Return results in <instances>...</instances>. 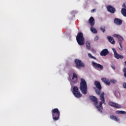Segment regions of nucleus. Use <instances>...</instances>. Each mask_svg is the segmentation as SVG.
<instances>
[{"mask_svg": "<svg viewBox=\"0 0 126 126\" xmlns=\"http://www.w3.org/2000/svg\"><path fill=\"white\" fill-rule=\"evenodd\" d=\"M90 99L92 101V102H94V105L97 108L99 112L102 113L103 110V106L102 105V104H106L105 103V93H102L100 95V100H101V101L99 102V105H98V99L96 96L91 95L90 96Z\"/></svg>", "mask_w": 126, "mask_h": 126, "instance_id": "1", "label": "nucleus"}, {"mask_svg": "<svg viewBox=\"0 0 126 126\" xmlns=\"http://www.w3.org/2000/svg\"><path fill=\"white\" fill-rule=\"evenodd\" d=\"M79 89L82 94H84V95H86V94H87V90H88L87 83H86V81L83 78L81 79Z\"/></svg>", "mask_w": 126, "mask_h": 126, "instance_id": "2", "label": "nucleus"}, {"mask_svg": "<svg viewBox=\"0 0 126 126\" xmlns=\"http://www.w3.org/2000/svg\"><path fill=\"white\" fill-rule=\"evenodd\" d=\"M51 112L53 120L55 121H59L60 120V117H61V112L59 110V109L54 108L52 109Z\"/></svg>", "mask_w": 126, "mask_h": 126, "instance_id": "3", "label": "nucleus"}, {"mask_svg": "<svg viewBox=\"0 0 126 126\" xmlns=\"http://www.w3.org/2000/svg\"><path fill=\"white\" fill-rule=\"evenodd\" d=\"M76 39L79 46H83V45H84L85 39L83 37V33L82 32L78 33Z\"/></svg>", "mask_w": 126, "mask_h": 126, "instance_id": "4", "label": "nucleus"}, {"mask_svg": "<svg viewBox=\"0 0 126 126\" xmlns=\"http://www.w3.org/2000/svg\"><path fill=\"white\" fill-rule=\"evenodd\" d=\"M78 90L79 89L77 87H73L72 93L76 98H81V97H82V94Z\"/></svg>", "mask_w": 126, "mask_h": 126, "instance_id": "5", "label": "nucleus"}, {"mask_svg": "<svg viewBox=\"0 0 126 126\" xmlns=\"http://www.w3.org/2000/svg\"><path fill=\"white\" fill-rule=\"evenodd\" d=\"M74 62L76 64V68L79 69L80 67H84L85 66V64H84L79 59H75Z\"/></svg>", "mask_w": 126, "mask_h": 126, "instance_id": "6", "label": "nucleus"}, {"mask_svg": "<svg viewBox=\"0 0 126 126\" xmlns=\"http://www.w3.org/2000/svg\"><path fill=\"white\" fill-rule=\"evenodd\" d=\"M92 63L93 64V66H94V68H97V69H100V70H102L104 68V66H103V65L101 64L96 63V62H94V61H93Z\"/></svg>", "mask_w": 126, "mask_h": 126, "instance_id": "7", "label": "nucleus"}, {"mask_svg": "<svg viewBox=\"0 0 126 126\" xmlns=\"http://www.w3.org/2000/svg\"><path fill=\"white\" fill-rule=\"evenodd\" d=\"M108 104L110 106H111V107H114V108H116V109H121L122 107L121 105L112 101H109Z\"/></svg>", "mask_w": 126, "mask_h": 126, "instance_id": "8", "label": "nucleus"}, {"mask_svg": "<svg viewBox=\"0 0 126 126\" xmlns=\"http://www.w3.org/2000/svg\"><path fill=\"white\" fill-rule=\"evenodd\" d=\"M107 9L110 13H115L116 12V8L113 6L108 5L107 6Z\"/></svg>", "mask_w": 126, "mask_h": 126, "instance_id": "9", "label": "nucleus"}, {"mask_svg": "<svg viewBox=\"0 0 126 126\" xmlns=\"http://www.w3.org/2000/svg\"><path fill=\"white\" fill-rule=\"evenodd\" d=\"M109 54V50H108L107 49H104L101 51V52L100 53V56H106L107 55Z\"/></svg>", "mask_w": 126, "mask_h": 126, "instance_id": "10", "label": "nucleus"}, {"mask_svg": "<svg viewBox=\"0 0 126 126\" xmlns=\"http://www.w3.org/2000/svg\"><path fill=\"white\" fill-rule=\"evenodd\" d=\"M114 23L117 25H122L123 24V21L119 18H115L114 19Z\"/></svg>", "mask_w": 126, "mask_h": 126, "instance_id": "11", "label": "nucleus"}, {"mask_svg": "<svg viewBox=\"0 0 126 126\" xmlns=\"http://www.w3.org/2000/svg\"><path fill=\"white\" fill-rule=\"evenodd\" d=\"M89 22L91 26H94L95 25V19L93 17H91L89 20Z\"/></svg>", "mask_w": 126, "mask_h": 126, "instance_id": "12", "label": "nucleus"}, {"mask_svg": "<svg viewBox=\"0 0 126 126\" xmlns=\"http://www.w3.org/2000/svg\"><path fill=\"white\" fill-rule=\"evenodd\" d=\"M115 36L118 38L119 43H123V41H124V38L122 37V36L118 34H115Z\"/></svg>", "mask_w": 126, "mask_h": 126, "instance_id": "13", "label": "nucleus"}, {"mask_svg": "<svg viewBox=\"0 0 126 126\" xmlns=\"http://www.w3.org/2000/svg\"><path fill=\"white\" fill-rule=\"evenodd\" d=\"M94 85L96 86L97 89H102V86H101V84L98 81L94 82Z\"/></svg>", "mask_w": 126, "mask_h": 126, "instance_id": "14", "label": "nucleus"}, {"mask_svg": "<svg viewBox=\"0 0 126 126\" xmlns=\"http://www.w3.org/2000/svg\"><path fill=\"white\" fill-rule=\"evenodd\" d=\"M101 80H102V82H104L107 85H110V82H109V81L108 79H106V78H101Z\"/></svg>", "mask_w": 126, "mask_h": 126, "instance_id": "15", "label": "nucleus"}, {"mask_svg": "<svg viewBox=\"0 0 126 126\" xmlns=\"http://www.w3.org/2000/svg\"><path fill=\"white\" fill-rule=\"evenodd\" d=\"M107 39H108V41L110 42V43L113 44V45H114L115 42V40H114V38L112 37L108 36Z\"/></svg>", "mask_w": 126, "mask_h": 126, "instance_id": "16", "label": "nucleus"}, {"mask_svg": "<svg viewBox=\"0 0 126 126\" xmlns=\"http://www.w3.org/2000/svg\"><path fill=\"white\" fill-rule=\"evenodd\" d=\"M114 57L117 60H119V59H124V56L118 54V53L114 55Z\"/></svg>", "mask_w": 126, "mask_h": 126, "instance_id": "17", "label": "nucleus"}, {"mask_svg": "<svg viewBox=\"0 0 126 126\" xmlns=\"http://www.w3.org/2000/svg\"><path fill=\"white\" fill-rule=\"evenodd\" d=\"M110 118L111 119V120H114L116 122H119V121H120V119H119V118H118V117H117L116 116H115L114 115L110 116Z\"/></svg>", "mask_w": 126, "mask_h": 126, "instance_id": "18", "label": "nucleus"}, {"mask_svg": "<svg viewBox=\"0 0 126 126\" xmlns=\"http://www.w3.org/2000/svg\"><path fill=\"white\" fill-rule=\"evenodd\" d=\"M91 42L89 41H87L86 42V45L87 50H90V49H91Z\"/></svg>", "mask_w": 126, "mask_h": 126, "instance_id": "19", "label": "nucleus"}, {"mask_svg": "<svg viewBox=\"0 0 126 126\" xmlns=\"http://www.w3.org/2000/svg\"><path fill=\"white\" fill-rule=\"evenodd\" d=\"M91 31H92L94 34H97V30H96L93 26H91Z\"/></svg>", "mask_w": 126, "mask_h": 126, "instance_id": "20", "label": "nucleus"}, {"mask_svg": "<svg viewBox=\"0 0 126 126\" xmlns=\"http://www.w3.org/2000/svg\"><path fill=\"white\" fill-rule=\"evenodd\" d=\"M114 94L117 98H120V97H121V93H120V92L119 91L115 92Z\"/></svg>", "mask_w": 126, "mask_h": 126, "instance_id": "21", "label": "nucleus"}, {"mask_svg": "<svg viewBox=\"0 0 126 126\" xmlns=\"http://www.w3.org/2000/svg\"><path fill=\"white\" fill-rule=\"evenodd\" d=\"M100 29L102 31V33H105L106 31V27L104 26H100Z\"/></svg>", "mask_w": 126, "mask_h": 126, "instance_id": "22", "label": "nucleus"}, {"mask_svg": "<svg viewBox=\"0 0 126 126\" xmlns=\"http://www.w3.org/2000/svg\"><path fill=\"white\" fill-rule=\"evenodd\" d=\"M122 14L124 16L126 17V8H122L121 10Z\"/></svg>", "mask_w": 126, "mask_h": 126, "instance_id": "23", "label": "nucleus"}, {"mask_svg": "<svg viewBox=\"0 0 126 126\" xmlns=\"http://www.w3.org/2000/svg\"><path fill=\"white\" fill-rule=\"evenodd\" d=\"M75 78L76 80H77V79H78L77 75H76V74L75 73H73V76L72 77V80H74Z\"/></svg>", "mask_w": 126, "mask_h": 126, "instance_id": "24", "label": "nucleus"}, {"mask_svg": "<svg viewBox=\"0 0 126 126\" xmlns=\"http://www.w3.org/2000/svg\"><path fill=\"white\" fill-rule=\"evenodd\" d=\"M101 89H98V90H95L96 94H97V95H98V96H100V95H101Z\"/></svg>", "mask_w": 126, "mask_h": 126, "instance_id": "25", "label": "nucleus"}, {"mask_svg": "<svg viewBox=\"0 0 126 126\" xmlns=\"http://www.w3.org/2000/svg\"><path fill=\"white\" fill-rule=\"evenodd\" d=\"M117 114H126V111H116Z\"/></svg>", "mask_w": 126, "mask_h": 126, "instance_id": "26", "label": "nucleus"}, {"mask_svg": "<svg viewBox=\"0 0 126 126\" xmlns=\"http://www.w3.org/2000/svg\"><path fill=\"white\" fill-rule=\"evenodd\" d=\"M88 56L90 58V59H93V60H96V58L92 56V55L91 53H88Z\"/></svg>", "mask_w": 126, "mask_h": 126, "instance_id": "27", "label": "nucleus"}, {"mask_svg": "<svg viewBox=\"0 0 126 126\" xmlns=\"http://www.w3.org/2000/svg\"><path fill=\"white\" fill-rule=\"evenodd\" d=\"M123 44V43L122 42H120L119 45L120 46V48H119V50H120V51H123V46L122 45Z\"/></svg>", "mask_w": 126, "mask_h": 126, "instance_id": "28", "label": "nucleus"}, {"mask_svg": "<svg viewBox=\"0 0 126 126\" xmlns=\"http://www.w3.org/2000/svg\"><path fill=\"white\" fill-rule=\"evenodd\" d=\"M123 71L124 72V76L126 78V67L124 69Z\"/></svg>", "mask_w": 126, "mask_h": 126, "instance_id": "29", "label": "nucleus"}, {"mask_svg": "<svg viewBox=\"0 0 126 126\" xmlns=\"http://www.w3.org/2000/svg\"><path fill=\"white\" fill-rule=\"evenodd\" d=\"M112 51L114 54V55H116V54H117V50H116V49L115 48H112Z\"/></svg>", "mask_w": 126, "mask_h": 126, "instance_id": "30", "label": "nucleus"}, {"mask_svg": "<svg viewBox=\"0 0 126 126\" xmlns=\"http://www.w3.org/2000/svg\"><path fill=\"white\" fill-rule=\"evenodd\" d=\"M98 40H99V37L96 35L94 37V41H98Z\"/></svg>", "mask_w": 126, "mask_h": 126, "instance_id": "31", "label": "nucleus"}, {"mask_svg": "<svg viewBox=\"0 0 126 126\" xmlns=\"http://www.w3.org/2000/svg\"><path fill=\"white\" fill-rule=\"evenodd\" d=\"M123 87L124 88H126V83H123Z\"/></svg>", "mask_w": 126, "mask_h": 126, "instance_id": "32", "label": "nucleus"}, {"mask_svg": "<svg viewBox=\"0 0 126 126\" xmlns=\"http://www.w3.org/2000/svg\"><path fill=\"white\" fill-rule=\"evenodd\" d=\"M111 67H112V68H113V69H116V67L114 65H111Z\"/></svg>", "mask_w": 126, "mask_h": 126, "instance_id": "33", "label": "nucleus"}, {"mask_svg": "<svg viewBox=\"0 0 126 126\" xmlns=\"http://www.w3.org/2000/svg\"><path fill=\"white\" fill-rule=\"evenodd\" d=\"M95 11H96V9H93L92 10L91 12L93 13V12H95Z\"/></svg>", "mask_w": 126, "mask_h": 126, "instance_id": "34", "label": "nucleus"}, {"mask_svg": "<svg viewBox=\"0 0 126 126\" xmlns=\"http://www.w3.org/2000/svg\"><path fill=\"white\" fill-rule=\"evenodd\" d=\"M111 82L112 83H115V82H116V80H112L111 81Z\"/></svg>", "mask_w": 126, "mask_h": 126, "instance_id": "35", "label": "nucleus"}, {"mask_svg": "<svg viewBox=\"0 0 126 126\" xmlns=\"http://www.w3.org/2000/svg\"><path fill=\"white\" fill-rule=\"evenodd\" d=\"M125 63V66H126V61L124 62Z\"/></svg>", "mask_w": 126, "mask_h": 126, "instance_id": "36", "label": "nucleus"}, {"mask_svg": "<svg viewBox=\"0 0 126 126\" xmlns=\"http://www.w3.org/2000/svg\"><path fill=\"white\" fill-rule=\"evenodd\" d=\"M74 83H76V81L73 82Z\"/></svg>", "mask_w": 126, "mask_h": 126, "instance_id": "37", "label": "nucleus"}]
</instances>
